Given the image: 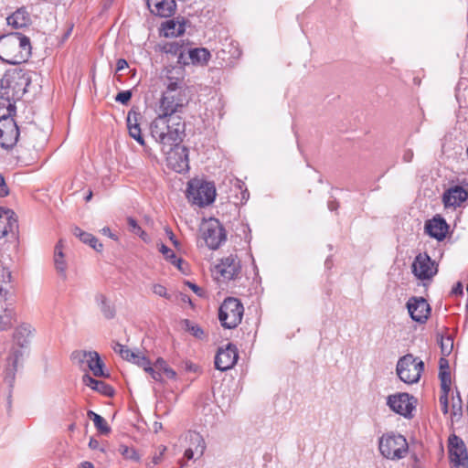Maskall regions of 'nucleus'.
Instances as JSON below:
<instances>
[{"instance_id":"nucleus-37","label":"nucleus","mask_w":468,"mask_h":468,"mask_svg":"<svg viewBox=\"0 0 468 468\" xmlns=\"http://www.w3.org/2000/svg\"><path fill=\"white\" fill-rule=\"evenodd\" d=\"M154 369H156L161 375L164 373L166 378L173 379L176 378V373L174 369L168 367L166 362L163 358L156 359L155 363L154 364Z\"/></svg>"},{"instance_id":"nucleus-23","label":"nucleus","mask_w":468,"mask_h":468,"mask_svg":"<svg viewBox=\"0 0 468 468\" xmlns=\"http://www.w3.org/2000/svg\"><path fill=\"white\" fill-rule=\"evenodd\" d=\"M448 229L445 219L440 215L427 220L424 226L425 232L437 240H442L445 238Z\"/></svg>"},{"instance_id":"nucleus-8","label":"nucleus","mask_w":468,"mask_h":468,"mask_svg":"<svg viewBox=\"0 0 468 468\" xmlns=\"http://www.w3.org/2000/svg\"><path fill=\"white\" fill-rule=\"evenodd\" d=\"M244 307L240 301L234 297H228L221 303L218 310V319L224 328L237 327L243 316Z\"/></svg>"},{"instance_id":"nucleus-41","label":"nucleus","mask_w":468,"mask_h":468,"mask_svg":"<svg viewBox=\"0 0 468 468\" xmlns=\"http://www.w3.org/2000/svg\"><path fill=\"white\" fill-rule=\"evenodd\" d=\"M163 52L181 57L183 55L182 46L177 42L166 43L162 48Z\"/></svg>"},{"instance_id":"nucleus-18","label":"nucleus","mask_w":468,"mask_h":468,"mask_svg":"<svg viewBox=\"0 0 468 468\" xmlns=\"http://www.w3.org/2000/svg\"><path fill=\"white\" fill-rule=\"evenodd\" d=\"M239 354L235 345L229 343L218 348L215 356V367L220 371L230 369L238 361Z\"/></svg>"},{"instance_id":"nucleus-44","label":"nucleus","mask_w":468,"mask_h":468,"mask_svg":"<svg viewBox=\"0 0 468 468\" xmlns=\"http://www.w3.org/2000/svg\"><path fill=\"white\" fill-rule=\"evenodd\" d=\"M165 451H166V447L165 446H160L159 447V452L155 453L153 456L151 463H147V467L148 468H153L154 466L159 464L162 462V460H163V455H164Z\"/></svg>"},{"instance_id":"nucleus-61","label":"nucleus","mask_w":468,"mask_h":468,"mask_svg":"<svg viewBox=\"0 0 468 468\" xmlns=\"http://www.w3.org/2000/svg\"><path fill=\"white\" fill-rule=\"evenodd\" d=\"M80 468H94V465L88 461L80 463Z\"/></svg>"},{"instance_id":"nucleus-36","label":"nucleus","mask_w":468,"mask_h":468,"mask_svg":"<svg viewBox=\"0 0 468 468\" xmlns=\"http://www.w3.org/2000/svg\"><path fill=\"white\" fill-rule=\"evenodd\" d=\"M163 94H186L185 83L182 78H168L166 90Z\"/></svg>"},{"instance_id":"nucleus-45","label":"nucleus","mask_w":468,"mask_h":468,"mask_svg":"<svg viewBox=\"0 0 468 468\" xmlns=\"http://www.w3.org/2000/svg\"><path fill=\"white\" fill-rule=\"evenodd\" d=\"M132 95L133 93L131 90H122L116 95L115 101L126 105L131 101Z\"/></svg>"},{"instance_id":"nucleus-19","label":"nucleus","mask_w":468,"mask_h":468,"mask_svg":"<svg viewBox=\"0 0 468 468\" xmlns=\"http://www.w3.org/2000/svg\"><path fill=\"white\" fill-rule=\"evenodd\" d=\"M407 308L411 319L420 324L425 323L431 314L428 302L422 297H411L407 303Z\"/></svg>"},{"instance_id":"nucleus-43","label":"nucleus","mask_w":468,"mask_h":468,"mask_svg":"<svg viewBox=\"0 0 468 468\" xmlns=\"http://www.w3.org/2000/svg\"><path fill=\"white\" fill-rule=\"evenodd\" d=\"M452 347H453V339L452 338L451 335H448L446 337H441V353L444 356H448L452 352Z\"/></svg>"},{"instance_id":"nucleus-55","label":"nucleus","mask_w":468,"mask_h":468,"mask_svg":"<svg viewBox=\"0 0 468 468\" xmlns=\"http://www.w3.org/2000/svg\"><path fill=\"white\" fill-rule=\"evenodd\" d=\"M89 447L92 450H101V452H104V449L103 448H101L100 447V442L98 440L94 439V438H90V441H89Z\"/></svg>"},{"instance_id":"nucleus-30","label":"nucleus","mask_w":468,"mask_h":468,"mask_svg":"<svg viewBox=\"0 0 468 468\" xmlns=\"http://www.w3.org/2000/svg\"><path fill=\"white\" fill-rule=\"evenodd\" d=\"M131 362L143 367L144 370L147 372L155 381H161V374L156 371V369H154V367L151 366V362L140 352L135 353L134 357Z\"/></svg>"},{"instance_id":"nucleus-24","label":"nucleus","mask_w":468,"mask_h":468,"mask_svg":"<svg viewBox=\"0 0 468 468\" xmlns=\"http://www.w3.org/2000/svg\"><path fill=\"white\" fill-rule=\"evenodd\" d=\"M150 12L162 17H169L174 15L176 5L175 0H146Z\"/></svg>"},{"instance_id":"nucleus-40","label":"nucleus","mask_w":468,"mask_h":468,"mask_svg":"<svg viewBox=\"0 0 468 468\" xmlns=\"http://www.w3.org/2000/svg\"><path fill=\"white\" fill-rule=\"evenodd\" d=\"M119 452L127 460L139 461L140 457L134 448L120 445Z\"/></svg>"},{"instance_id":"nucleus-29","label":"nucleus","mask_w":468,"mask_h":468,"mask_svg":"<svg viewBox=\"0 0 468 468\" xmlns=\"http://www.w3.org/2000/svg\"><path fill=\"white\" fill-rule=\"evenodd\" d=\"M63 244L62 240L60 239L58 244L55 247V253H54V264L57 272L58 275L65 280L67 278V262L64 260V254L62 251Z\"/></svg>"},{"instance_id":"nucleus-21","label":"nucleus","mask_w":468,"mask_h":468,"mask_svg":"<svg viewBox=\"0 0 468 468\" xmlns=\"http://www.w3.org/2000/svg\"><path fill=\"white\" fill-rule=\"evenodd\" d=\"M240 261L236 254H229L221 259L220 262L216 266L218 273L225 280H233L238 277L240 272Z\"/></svg>"},{"instance_id":"nucleus-14","label":"nucleus","mask_w":468,"mask_h":468,"mask_svg":"<svg viewBox=\"0 0 468 468\" xmlns=\"http://www.w3.org/2000/svg\"><path fill=\"white\" fill-rule=\"evenodd\" d=\"M411 271L418 280L431 281L438 272V265L428 253H419L411 264Z\"/></svg>"},{"instance_id":"nucleus-34","label":"nucleus","mask_w":468,"mask_h":468,"mask_svg":"<svg viewBox=\"0 0 468 468\" xmlns=\"http://www.w3.org/2000/svg\"><path fill=\"white\" fill-rule=\"evenodd\" d=\"M11 272L8 269L0 267V301H6L11 288Z\"/></svg>"},{"instance_id":"nucleus-60","label":"nucleus","mask_w":468,"mask_h":468,"mask_svg":"<svg viewBox=\"0 0 468 468\" xmlns=\"http://www.w3.org/2000/svg\"><path fill=\"white\" fill-rule=\"evenodd\" d=\"M124 346H125L116 342V343H113L112 349L114 350V352H116V353H118L120 355V353L122 351Z\"/></svg>"},{"instance_id":"nucleus-63","label":"nucleus","mask_w":468,"mask_h":468,"mask_svg":"<svg viewBox=\"0 0 468 468\" xmlns=\"http://www.w3.org/2000/svg\"><path fill=\"white\" fill-rule=\"evenodd\" d=\"M87 415H88V417H89L92 421L94 420V417H95V416H99V414L95 413V412H94V411H92V410H89V411L87 412Z\"/></svg>"},{"instance_id":"nucleus-7","label":"nucleus","mask_w":468,"mask_h":468,"mask_svg":"<svg viewBox=\"0 0 468 468\" xmlns=\"http://www.w3.org/2000/svg\"><path fill=\"white\" fill-rule=\"evenodd\" d=\"M186 197L192 204L198 207L210 205L216 197L215 185L212 182L193 179L188 183Z\"/></svg>"},{"instance_id":"nucleus-28","label":"nucleus","mask_w":468,"mask_h":468,"mask_svg":"<svg viewBox=\"0 0 468 468\" xmlns=\"http://www.w3.org/2000/svg\"><path fill=\"white\" fill-rule=\"evenodd\" d=\"M16 322V313L11 303L1 306L0 309V331H6L13 327Z\"/></svg>"},{"instance_id":"nucleus-50","label":"nucleus","mask_w":468,"mask_h":468,"mask_svg":"<svg viewBox=\"0 0 468 468\" xmlns=\"http://www.w3.org/2000/svg\"><path fill=\"white\" fill-rule=\"evenodd\" d=\"M9 194L8 186L4 176L0 174V197H6Z\"/></svg>"},{"instance_id":"nucleus-11","label":"nucleus","mask_w":468,"mask_h":468,"mask_svg":"<svg viewBox=\"0 0 468 468\" xmlns=\"http://www.w3.org/2000/svg\"><path fill=\"white\" fill-rule=\"evenodd\" d=\"M448 454L451 468H468V452L464 441L455 434L448 439Z\"/></svg>"},{"instance_id":"nucleus-6","label":"nucleus","mask_w":468,"mask_h":468,"mask_svg":"<svg viewBox=\"0 0 468 468\" xmlns=\"http://www.w3.org/2000/svg\"><path fill=\"white\" fill-rule=\"evenodd\" d=\"M30 83V78L27 71L22 69H12L5 71L0 80L1 90L9 97H21L27 92V88Z\"/></svg>"},{"instance_id":"nucleus-64","label":"nucleus","mask_w":468,"mask_h":468,"mask_svg":"<svg viewBox=\"0 0 468 468\" xmlns=\"http://www.w3.org/2000/svg\"><path fill=\"white\" fill-rule=\"evenodd\" d=\"M170 239L174 243L175 246H177V240L175 239V236L172 232H170Z\"/></svg>"},{"instance_id":"nucleus-26","label":"nucleus","mask_w":468,"mask_h":468,"mask_svg":"<svg viewBox=\"0 0 468 468\" xmlns=\"http://www.w3.org/2000/svg\"><path fill=\"white\" fill-rule=\"evenodd\" d=\"M82 382L85 386L106 397H112L114 394L112 387L101 380L95 379L88 373L82 376Z\"/></svg>"},{"instance_id":"nucleus-52","label":"nucleus","mask_w":468,"mask_h":468,"mask_svg":"<svg viewBox=\"0 0 468 468\" xmlns=\"http://www.w3.org/2000/svg\"><path fill=\"white\" fill-rule=\"evenodd\" d=\"M131 137H133L137 143H139L141 145H144V139L142 135L141 130H136L133 128V133L130 134Z\"/></svg>"},{"instance_id":"nucleus-27","label":"nucleus","mask_w":468,"mask_h":468,"mask_svg":"<svg viewBox=\"0 0 468 468\" xmlns=\"http://www.w3.org/2000/svg\"><path fill=\"white\" fill-rule=\"evenodd\" d=\"M7 25L13 29H21L27 27L30 23L29 14L25 8H18L6 18Z\"/></svg>"},{"instance_id":"nucleus-1","label":"nucleus","mask_w":468,"mask_h":468,"mask_svg":"<svg viewBox=\"0 0 468 468\" xmlns=\"http://www.w3.org/2000/svg\"><path fill=\"white\" fill-rule=\"evenodd\" d=\"M186 124L180 115L158 113L150 124L151 136L162 148L181 143L185 136Z\"/></svg>"},{"instance_id":"nucleus-33","label":"nucleus","mask_w":468,"mask_h":468,"mask_svg":"<svg viewBox=\"0 0 468 468\" xmlns=\"http://www.w3.org/2000/svg\"><path fill=\"white\" fill-rule=\"evenodd\" d=\"M95 303H97L101 314L106 319H112L114 317V307L111 304V302L104 294L97 293L95 295Z\"/></svg>"},{"instance_id":"nucleus-5","label":"nucleus","mask_w":468,"mask_h":468,"mask_svg":"<svg viewBox=\"0 0 468 468\" xmlns=\"http://www.w3.org/2000/svg\"><path fill=\"white\" fill-rule=\"evenodd\" d=\"M378 450L383 457L398 461L406 457L409 444L406 438L393 431L384 433L378 440Z\"/></svg>"},{"instance_id":"nucleus-15","label":"nucleus","mask_w":468,"mask_h":468,"mask_svg":"<svg viewBox=\"0 0 468 468\" xmlns=\"http://www.w3.org/2000/svg\"><path fill=\"white\" fill-rule=\"evenodd\" d=\"M414 402V398L408 393L389 395L387 399V405L390 410L407 419L412 418V411L415 409Z\"/></svg>"},{"instance_id":"nucleus-25","label":"nucleus","mask_w":468,"mask_h":468,"mask_svg":"<svg viewBox=\"0 0 468 468\" xmlns=\"http://www.w3.org/2000/svg\"><path fill=\"white\" fill-rule=\"evenodd\" d=\"M468 198V192L461 186H455L449 188L443 194V203L445 207H456Z\"/></svg>"},{"instance_id":"nucleus-42","label":"nucleus","mask_w":468,"mask_h":468,"mask_svg":"<svg viewBox=\"0 0 468 468\" xmlns=\"http://www.w3.org/2000/svg\"><path fill=\"white\" fill-rule=\"evenodd\" d=\"M94 426L101 434H108L111 431L110 426L107 421L101 415L95 416L93 420Z\"/></svg>"},{"instance_id":"nucleus-58","label":"nucleus","mask_w":468,"mask_h":468,"mask_svg":"<svg viewBox=\"0 0 468 468\" xmlns=\"http://www.w3.org/2000/svg\"><path fill=\"white\" fill-rule=\"evenodd\" d=\"M173 265H175L178 270L182 271V264L184 261L181 258L176 257L174 261H171Z\"/></svg>"},{"instance_id":"nucleus-62","label":"nucleus","mask_w":468,"mask_h":468,"mask_svg":"<svg viewBox=\"0 0 468 468\" xmlns=\"http://www.w3.org/2000/svg\"><path fill=\"white\" fill-rule=\"evenodd\" d=\"M136 235H138L144 240H147L148 239L146 232L142 229L136 233Z\"/></svg>"},{"instance_id":"nucleus-49","label":"nucleus","mask_w":468,"mask_h":468,"mask_svg":"<svg viewBox=\"0 0 468 468\" xmlns=\"http://www.w3.org/2000/svg\"><path fill=\"white\" fill-rule=\"evenodd\" d=\"M127 224L129 226L130 231L133 232L135 235L142 229L138 225L137 221L134 218H127Z\"/></svg>"},{"instance_id":"nucleus-59","label":"nucleus","mask_w":468,"mask_h":468,"mask_svg":"<svg viewBox=\"0 0 468 468\" xmlns=\"http://www.w3.org/2000/svg\"><path fill=\"white\" fill-rule=\"evenodd\" d=\"M327 206H328L329 210L335 211L338 208L339 204L336 200H332V201L328 202Z\"/></svg>"},{"instance_id":"nucleus-32","label":"nucleus","mask_w":468,"mask_h":468,"mask_svg":"<svg viewBox=\"0 0 468 468\" xmlns=\"http://www.w3.org/2000/svg\"><path fill=\"white\" fill-rule=\"evenodd\" d=\"M73 234L79 238L80 241L85 244H89L96 251H101L102 250V244L100 243L98 239L92 234L88 233L78 227L74 228Z\"/></svg>"},{"instance_id":"nucleus-2","label":"nucleus","mask_w":468,"mask_h":468,"mask_svg":"<svg viewBox=\"0 0 468 468\" xmlns=\"http://www.w3.org/2000/svg\"><path fill=\"white\" fill-rule=\"evenodd\" d=\"M31 42L28 37L13 32L0 37V59L17 65L28 60L31 56Z\"/></svg>"},{"instance_id":"nucleus-31","label":"nucleus","mask_w":468,"mask_h":468,"mask_svg":"<svg viewBox=\"0 0 468 468\" xmlns=\"http://www.w3.org/2000/svg\"><path fill=\"white\" fill-rule=\"evenodd\" d=\"M162 30L165 37H177L185 32V24L170 19L163 23Z\"/></svg>"},{"instance_id":"nucleus-54","label":"nucleus","mask_w":468,"mask_h":468,"mask_svg":"<svg viewBox=\"0 0 468 468\" xmlns=\"http://www.w3.org/2000/svg\"><path fill=\"white\" fill-rule=\"evenodd\" d=\"M463 288L461 282H458L452 289V294L463 295Z\"/></svg>"},{"instance_id":"nucleus-13","label":"nucleus","mask_w":468,"mask_h":468,"mask_svg":"<svg viewBox=\"0 0 468 468\" xmlns=\"http://www.w3.org/2000/svg\"><path fill=\"white\" fill-rule=\"evenodd\" d=\"M71 358L80 367L86 366L89 370L92 372L94 377L101 378L107 376L103 370L104 363L96 351H74L71 354Z\"/></svg>"},{"instance_id":"nucleus-10","label":"nucleus","mask_w":468,"mask_h":468,"mask_svg":"<svg viewBox=\"0 0 468 468\" xmlns=\"http://www.w3.org/2000/svg\"><path fill=\"white\" fill-rule=\"evenodd\" d=\"M161 150L166 155L168 167L179 174L188 171V149L182 145L181 143L169 145L167 148H162Z\"/></svg>"},{"instance_id":"nucleus-35","label":"nucleus","mask_w":468,"mask_h":468,"mask_svg":"<svg viewBox=\"0 0 468 468\" xmlns=\"http://www.w3.org/2000/svg\"><path fill=\"white\" fill-rule=\"evenodd\" d=\"M188 54L193 64H207L211 57L210 52L205 48H192Z\"/></svg>"},{"instance_id":"nucleus-17","label":"nucleus","mask_w":468,"mask_h":468,"mask_svg":"<svg viewBox=\"0 0 468 468\" xmlns=\"http://www.w3.org/2000/svg\"><path fill=\"white\" fill-rule=\"evenodd\" d=\"M448 363L444 359H441L440 362V373L439 378L441 380V394L439 397V402L441 405V412L446 415L449 412L448 397L451 390V373L448 370Z\"/></svg>"},{"instance_id":"nucleus-22","label":"nucleus","mask_w":468,"mask_h":468,"mask_svg":"<svg viewBox=\"0 0 468 468\" xmlns=\"http://www.w3.org/2000/svg\"><path fill=\"white\" fill-rule=\"evenodd\" d=\"M18 230V222L15 212L0 207V239L9 233L16 236Z\"/></svg>"},{"instance_id":"nucleus-53","label":"nucleus","mask_w":468,"mask_h":468,"mask_svg":"<svg viewBox=\"0 0 468 468\" xmlns=\"http://www.w3.org/2000/svg\"><path fill=\"white\" fill-rule=\"evenodd\" d=\"M413 151L411 149H406L404 150L403 152V154H402V160L405 162V163H410L412 161L413 159Z\"/></svg>"},{"instance_id":"nucleus-48","label":"nucleus","mask_w":468,"mask_h":468,"mask_svg":"<svg viewBox=\"0 0 468 468\" xmlns=\"http://www.w3.org/2000/svg\"><path fill=\"white\" fill-rule=\"evenodd\" d=\"M186 285H187L197 295L200 297L205 295V291L196 283L187 281L186 282Z\"/></svg>"},{"instance_id":"nucleus-12","label":"nucleus","mask_w":468,"mask_h":468,"mask_svg":"<svg viewBox=\"0 0 468 468\" xmlns=\"http://www.w3.org/2000/svg\"><path fill=\"white\" fill-rule=\"evenodd\" d=\"M201 231L207 246L211 250L218 249L227 239L225 229L215 218H210L205 222L201 227Z\"/></svg>"},{"instance_id":"nucleus-57","label":"nucleus","mask_w":468,"mask_h":468,"mask_svg":"<svg viewBox=\"0 0 468 468\" xmlns=\"http://www.w3.org/2000/svg\"><path fill=\"white\" fill-rule=\"evenodd\" d=\"M101 231L103 235L108 236L112 239H114V240L118 239L117 236L112 232V230L110 229L109 227H104L103 229H101Z\"/></svg>"},{"instance_id":"nucleus-3","label":"nucleus","mask_w":468,"mask_h":468,"mask_svg":"<svg viewBox=\"0 0 468 468\" xmlns=\"http://www.w3.org/2000/svg\"><path fill=\"white\" fill-rule=\"evenodd\" d=\"M28 332L29 331L27 325H21L18 328H16L14 335L15 339L17 340V346H13L11 348L6 360V367L5 369V383L10 388L14 387L16 374L19 368L23 367L25 358L27 355V346L25 345L27 344V341L23 340V342H21L19 335Z\"/></svg>"},{"instance_id":"nucleus-4","label":"nucleus","mask_w":468,"mask_h":468,"mask_svg":"<svg viewBox=\"0 0 468 468\" xmlns=\"http://www.w3.org/2000/svg\"><path fill=\"white\" fill-rule=\"evenodd\" d=\"M16 113V106L6 100V106L0 110V146L10 150L17 143L20 132L13 116Z\"/></svg>"},{"instance_id":"nucleus-46","label":"nucleus","mask_w":468,"mask_h":468,"mask_svg":"<svg viewBox=\"0 0 468 468\" xmlns=\"http://www.w3.org/2000/svg\"><path fill=\"white\" fill-rule=\"evenodd\" d=\"M153 292L160 297L171 299V295L167 292L166 288L162 284H154L153 286Z\"/></svg>"},{"instance_id":"nucleus-47","label":"nucleus","mask_w":468,"mask_h":468,"mask_svg":"<svg viewBox=\"0 0 468 468\" xmlns=\"http://www.w3.org/2000/svg\"><path fill=\"white\" fill-rule=\"evenodd\" d=\"M159 251L164 255V257L169 261L170 262L172 261H174L177 256L175 254V252L170 249L168 248L167 246H165V244H162L160 249H159Z\"/></svg>"},{"instance_id":"nucleus-9","label":"nucleus","mask_w":468,"mask_h":468,"mask_svg":"<svg viewBox=\"0 0 468 468\" xmlns=\"http://www.w3.org/2000/svg\"><path fill=\"white\" fill-rule=\"evenodd\" d=\"M424 369V363L411 354L400 357L397 363V375L407 384L417 383Z\"/></svg>"},{"instance_id":"nucleus-39","label":"nucleus","mask_w":468,"mask_h":468,"mask_svg":"<svg viewBox=\"0 0 468 468\" xmlns=\"http://www.w3.org/2000/svg\"><path fill=\"white\" fill-rule=\"evenodd\" d=\"M141 118V114L134 111H130L127 115V127L129 130V134L133 133V128L136 130H141L139 125V120Z\"/></svg>"},{"instance_id":"nucleus-56","label":"nucleus","mask_w":468,"mask_h":468,"mask_svg":"<svg viewBox=\"0 0 468 468\" xmlns=\"http://www.w3.org/2000/svg\"><path fill=\"white\" fill-rule=\"evenodd\" d=\"M128 67V63L124 58H119L116 62V70L121 71Z\"/></svg>"},{"instance_id":"nucleus-20","label":"nucleus","mask_w":468,"mask_h":468,"mask_svg":"<svg viewBox=\"0 0 468 468\" xmlns=\"http://www.w3.org/2000/svg\"><path fill=\"white\" fill-rule=\"evenodd\" d=\"M186 440L188 447L185 451L184 457L187 460L201 458L207 447L203 436L197 431H189Z\"/></svg>"},{"instance_id":"nucleus-38","label":"nucleus","mask_w":468,"mask_h":468,"mask_svg":"<svg viewBox=\"0 0 468 468\" xmlns=\"http://www.w3.org/2000/svg\"><path fill=\"white\" fill-rule=\"evenodd\" d=\"M184 324L185 329L196 338L203 339L205 337V332L198 324L192 323L189 320H185Z\"/></svg>"},{"instance_id":"nucleus-16","label":"nucleus","mask_w":468,"mask_h":468,"mask_svg":"<svg viewBox=\"0 0 468 468\" xmlns=\"http://www.w3.org/2000/svg\"><path fill=\"white\" fill-rule=\"evenodd\" d=\"M186 103V94H163L159 103V113L178 115Z\"/></svg>"},{"instance_id":"nucleus-51","label":"nucleus","mask_w":468,"mask_h":468,"mask_svg":"<svg viewBox=\"0 0 468 468\" xmlns=\"http://www.w3.org/2000/svg\"><path fill=\"white\" fill-rule=\"evenodd\" d=\"M135 353L136 352H133V351L130 350L129 348H127L126 346H124L122 351L120 353V356H122V358H123L127 361H132V359L134 357Z\"/></svg>"}]
</instances>
